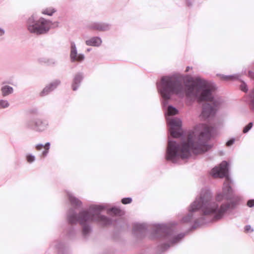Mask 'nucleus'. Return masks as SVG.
Listing matches in <instances>:
<instances>
[{
	"mask_svg": "<svg viewBox=\"0 0 254 254\" xmlns=\"http://www.w3.org/2000/svg\"><path fill=\"white\" fill-rule=\"evenodd\" d=\"M54 90L50 86L49 84L46 85L42 91L40 92V95L41 97L45 96Z\"/></svg>",
	"mask_w": 254,
	"mask_h": 254,
	"instance_id": "19",
	"label": "nucleus"
},
{
	"mask_svg": "<svg viewBox=\"0 0 254 254\" xmlns=\"http://www.w3.org/2000/svg\"><path fill=\"white\" fill-rule=\"evenodd\" d=\"M241 80L242 84L240 85L241 90L245 92H247L248 91V88L247 84L243 81Z\"/></svg>",
	"mask_w": 254,
	"mask_h": 254,
	"instance_id": "25",
	"label": "nucleus"
},
{
	"mask_svg": "<svg viewBox=\"0 0 254 254\" xmlns=\"http://www.w3.org/2000/svg\"><path fill=\"white\" fill-rule=\"evenodd\" d=\"M89 28L99 31H106L110 29V24L102 22H94L89 25Z\"/></svg>",
	"mask_w": 254,
	"mask_h": 254,
	"instance_id": "13",
	"label": "nucleus"
},
{
	"mask_svg": "<svg viewBox=\"0 0 254 254\" xmlns=\"http://www.w3.org/2000/svg\"><path fill=\"white\" fill-rule=\"evenodd\" d=\"M83 78V74L82 72H78L74 76L71 84V88L73 91H76L78 89Z\"/></svg>",
	"mask_w": 254,
	"mask_h": 254,
	"instance_id": "12",
	"label": "nucleus"
},
{
	"mask_svg": "<svg viewBox=\"0 0 254 254\" xmlns=\"http://www.w3.org/2000/svg\"><path fill=\"white\" fill-rule=\"evenodd\" d=\"M185 235V233L178 234L173 227L164 223L153 225L151 233L152 238L159 240L157 249L159 254L179 243Z\"/></svg>",
	"mask_w": 254,
	"mask_h": 254,
	"instance_id": "5",
	"label": "nucleus"
},
{
	"mask_svg": "<svg viewBox=\"0 0 254 254\" xmlns=\"http://www.w3.org/2000/svg\"><path fill=\"white\" fill-rule=\"evenodd\" d=\"M48 152H49V149H47V148H46V149L42 152V155L44 156H46L48 155Z\"/></svg>",
	"mask_w": 254,
	"mask_h": 254,
	"instance_id": "34",
	"label": "nucleus"
},
{
	"mask_svg": "<svg viewBox=\"0 0 254 254\" xmlns=\"http://www.w3.org/2000/svg\"><path fill=\"white\" fill-rule=\"evenodd\" d=\"M147 225L145 223H135L133 225V234L139 239L145 237L147 230Z\"/></svg>",
	"mask_w": 254,
	"mask_h": 254,
	"instance_id": "10",
	"label": "nucleus"
},
{
	"mask_svg": "<svg viewBox=\"0 0 254 254\" xmlns=\"http://www.w3.org/2000/svg\"><path fill=\"white\" fill-rule=\"evenodd\" d=\"M245 231L246 232H252L254 231V229L252 228L251 225H247L245 227Z\"/></svg>",
	"mask_w": 254,
	"mask_h": 254,
	"instance_id": "29",
	"label": "nucleus"
},
{
	"mask_svg": "<svg viewBox=\"0 0 254 254\" xmlns=\"http://www.w3.org/2000/svg\"><path fill=\"white\" fill-rule=\"evenodd\" d=\"M91 48H89V49H87V52H90L91 51Z\"/></svg>",
	"mask_w": 254,
	"mask_h": 254,
	"instance_id": "39",
	"label": "nucleus"
},
{
	"mask_svg": "<svg viewBox=\"0 0 254 254\" xmlns=\"http://www.w3.org/2000/svg\"><path fill=\"white\" fill-rule=\"evenodd\" d=\"M183 84L179 77L176 75L164 76L156 83L158 92L161 95L164 108L167 107L171 96L175 94L179 97L185 95L187 98L199 101H212L213 99L212 85L200 77H193L190 75L182 77Z\"/></svg>",
	"mask_w": 254,
	"mask_h": 254,
	"instance_id": "2",
	"label": "nucleus"
},
{
	"mask_svg": "<svg viewBox=\"0 0 254 254\" xmlns=\"http://www.w3.org/2000/svg\"><path fill=\"white\" fill-rule=\"evenodd\" d=\"M188 5L189 6H190V5H191V3H190V2H188Z\"/></svg>",
	"mask_w": 254,
	"mask_h": 254,
	"instance_id": "40",
	"label": "nucleus"
},
{
	"mask_svg": "<svg viewBox=\"0 0 254 254\" xmlns=\"http://www.w3.org/2000/svg\"><path fill=\"white\" fill-rule=\"evenodd\" d=\"M235 139L234 138H231L229 140H228L226 143V145L227 146H230L232 145L235 142Z\"/></svg>",
	"mask_w": 254,
	"mask_h": 254,
	"instance_id": "31",
	"label": "nucleus"
},
{
	"mask_svg": "<svg viewBox=\"0 0 254 254\" xmlns=\"http://www.w3.org/2000/svg\"><path fill=\"white\" fill-rule=\"evenodd\" d=\"M249 76L252 78H254V72L251 71H249Z\"/></svg>",
	"mask_w": 254,
	"mask_h": 254,
	"instance_id": "36",
	"label": "nucleus"
},
{
	"mask_svg": "<svg viewBox=\"0 0 254 254\" xmlns=\"http://www.w3.org/2000/svg\"><path fill=\"white\" fill-rule=\"evenodd\" d=\"M202 130L193 136L190 134L187 141L181 144L169 139L165 159L174 164H180L181 159L189 158L191 153L200 154L209 150L212 145L208 143L212 136V128L204 124L201 125Z\"/></svg>",
	"mask_w": 254,
	"mask_h": 254,
	"instance_id": "3",
	"label": "nucleus"
},
{
	"mask_svg": "<svg viewBox=\"0 0 254 254\" xmlns=\"http://www.w3.org/2000/svg\"><path fill=\"white\" fill-rule=\"evenodd\" d=\"M247 205L250 207L254 206V199H250L247 202Z\"/></svg>",
	"mask_w": 254,
	"mask_h": 254,
	"instance_id": "32",
	"label": "nucleus"
},
{
	"mask_svg": "<svg viewBox=\"0 0 254 254\" xmlns=\"http://www.w3.org/2000/svg\"><path fill=\"white\" fill-rule=\"evenodd\" d=\"M167 123L170 126L169 132L174 138H178L182 135L181 129L182 121L179 118L166 117Z\"/></svg>",
	"mask_w": 254,
	"mask_h": 254,
	"instance_id": "8",
	"label": "nucleus"
},
{
	"mask_svg": "<svg viewBox=\"0 0 254 254\" xmlns=\"http://www.w3.org/2000/svg\"><path fill=\"white\" fill-rule=\"evenodd\" d=\"M5 34V30L2 28H0V36H3Z\"/></svg>",
	"mask_w": 254,
	"mask_h": 254,
	"instance_id": "35",
	"label": "nucleus"
},
{
	"mask_svg": "<svg viewBox=\"0 0 254 254\" xmlns=\"http://www.w3.org/2000/svg\"><path fill=\"white\" fill-rule=\"evenodd\" d=\"M44 147V145L43 144H38L36 145V148L38 150H41Z\"/></svg>",
	"mask_w": 254,
	"mask_h": 254,
	"instance_id": "33",
	"label": "nucleus"
},
{
	"mask_svg": "<svg viewBox=\"0 0 254 254\" xmlns=\"http://www.w3.org/2000/svg\"><path fill=\"white\" fill-rule=\"evenodd\" d=\"M70 58L71 62H82L85 59V56L83 54L77 53V48L74 42H71Z\"/></svg>",
	"mask_w": 254,
	"mask_h": 254,
	"instance_id": "11",
	"label": "nucleus"
},
{
	"mask_svg": "<svg viewBox=\"0 0 254 254\" xmlns=\"http://www.w3.org/2000/svg\"><path fill=\"white\" fill-rule=\"evenodd\" d=\"M211 174L214 178H225L222 191L217 194L216 200L220 202L225 199L226 201L219 205L212 201L211 191L206 189H202L199 195L196 197L188 207V214L181 220L183 223L193 222L191 229L222 219L236 208L241 199L239 195L233 194L234 190L231 186L233 180L228 175V163L227 161H223L219 166L213 168Z\"/></svg>",
	"mask_w": 254,
	"mask_h": 254,
	"instance_id": "1",
	"label": "nucleus"
},
{
	"mask_svg": "<svg viewBox=\"0 0 254 254\" xmlns=\"http://www.w3.org/2000/svg\"><path fill=\"white\" fill-rule=\"evenodd\" d=\"M56 11V10L55 8L50 7L44 9L42 11V13L44 14H47L48 15L51 16Z\"/></svg>",
	"mask_w": 254,
	"mask_h": 254,
	"instance_id": "21",
	"label": "nucleus"
},
{
	"mask_svg": "<svg viewBox=\"0 0 254 254\" xmlns=\"http://www.w3.org/2000/svg\"><path fill=\"white\" fill-rule=\"evenodd\" d=\"M250 96L251 102L254 105V89L251 92Z\"/></svg>",
	"mask_w": 254,
	"mask_h": 254,
	"instance_id": "30",
	"label": "nucleus"
},
{
	"mask_svg": "<svg viewBox=\"0 0 254 254\" xmlns=\"http://www.w3.org/2000/svg\"><path fill=\"white\" fill-rule=\"evenodd\" d=\"M9 106L7 100H0V109L6 108Z\"/></svg>",
	"mask_w": 254,
	"mask_h": 254,
	"instance_id": "24",
	"label": "nucleus"
},
{
	"mask_svg": "<svg viewBox=\"0 0 254 254\" xmlns=\"http://www.w3.org/2000/svg\"><path fill=\"white\" fill-rule=\"evenodd\" d=\"M217 110L216 102H214L211 105L209 103L204 104L203 105L201 112V116L205 119H208L215 116Z\"/></svg>",
	"mask_w": 254,
	"mask_h": 254,
	"instance_id": "9",
	"label": "nucleus"
},
{
	"mask_svg": "<svg viewBox=\"0 0 254 254\" xmlns=\"http://www.w3.org/2000/svg\"><path fill=\"white\" fill-rule=\"evenodd\" d=\"M67 195L71 205L74 207L70 208L68 211L67 221L71 225L79 223L82 226V234L84 238H86L92 232L91 222H97L103 225H109L112 223L111 218L101 214L103 210L107 209V205L92 204L87 209L81 210L77 213L75 209L80 207L82 202L71 193L68 192Z\"/></svg>",
	"mask_w": 254,
	"mask_h": 254,
	"instance_id": "4",
	"label": "nucleus"
},
{
	"mask_svg": "<svg viewBox=\"0 0 254 254\" xmlns=\"http://www.w3.org/2000/svg\"><path fill=\"white\" fill-rule=\"evenodd\" d=\"M113 212L115 215H121V214L122 213V210L119 208H117L116 207H113L111 208L108 209V211H107L108 214H109L110 212Z\"/></svg>",
	"mask_w": 254,
	"mask_h": 254,
	"instance_id": "20",
	"label": "nucleus"
},
{
	"mask_svg": "<svg viewBox=\"0 0 254 254\" xmlns=\"http://www.w3.org/2000/svg\"><path fill=\"white\" fill-rule=\"evenodd\" d=\"M50 247L55 248L59 254H66L67 250L64 243L59 241L54 242L50 245Z\"/></svg>",
	"mask_w": 254,
	"mask_h": 254,
	"instance_id": "14",
	"label": "nucleus"
},
{
	"mask_svg": "<svg viewBox=\"0 0 254 254\" xmlns=\"http://www.w3.org/2000/svg\"><path fill=\"white\" fill-rule=\"evenodd\" d=\"M52 24L51 21L44 18H40L38 20H36L34 15L29 17L26 22L28 31L37 35L48 33L52 27Z\"/></svg>",
	"mask_w": 254,
	"mask_h": 254,
	"instance_id": "6",
	"label": "nucleus"
},
{
	"mask_svg": "<svg viewBox=\"0 0 254 254\" xmlns=\"http://www.w3.org/2000/svg\"><path fill=\"white\" fill-rule=\"evenodd\" d=\"M86 45L99 47L101 45L102 40L99 37H93L85 41Z\"/></svg>",
	"mask_w": 254,
	"mask_h": 254,
	"instance_id": "15",
	"label": "nucleus"
},
{
	"mask_svg": "<svg viewBox=\"0 0 254 254\" xmlns=\"http://www.w3.org/2000/svg\"><path fill=\"white\" fill-rule=\"evenodd\" d=\"M221 78L224 80L229 81L232 80L234 81L236 80H240V74L237 73L233 75H220Z\"/></svg>",
	"mask_w": 254,
	"mask_h": 254,
	"instance_id": "16",
	"label": "nucleus"
},
{
	"mask_svg": "<svg viewBox=\"0 0 254 254\" xmlns=\"http://www.w3.org/2000/svg\"><path fill=\"white\" fill-rule=\"evenodd\" d=\"M190 66H187V68H186V72H188L190 69Z\"/></svg>",
	"mask_w": 254,
	"mask_h": 254,
	"instance_id": "38",
	"label": "nucleus"
},
{
	"mask_svg": "<svg viewBox=\"0 0 254 254\" xmlns=\"http://www.w3.org/2000/svg\"><path fill=\"white\" fill-rule=\"evenodd\" d=\"M50 146V142H47L45 145H44V147H45L47 149H49Z\"/></svg>",
	"mask_w": 254,
	"mask_h": 254,
	"instance_id": "37",
	"label": "nucleus"
},
{
	"mask_svg": "<svg viewBox=\"0 0 254 254\" xmlns=\"http://www.w3.org/2000/svg\"><path fill=\"white\" fill-rule=\"evenodd\" d=\"M27 128L37 132H42L46 130L49 127V121L47 119L37 118L27 120L25 123Z\"/></svg>",
	"mask_w": 254,
	"mask_h": 254,
	"instance_id": "7",
	"label": "nucleus"
},
{
	"mask_svg": "<svg viewBox=\"0 0 254 254\" xmlns=\"http://www.w3.org/2000/svg\"><path fill=\"white\" fill-rule=\"evenodd\" d=\"M178 113V110L172 105H169L167 107V112L166 113V117L175 115Z\"/></svg>",
	"mask_w": 254,
	"mask_h": 254,
	"instance_id": "18",
	"label": "nucleus"
},
{
	"mask_svg": "<svg viewBox=\"0 0 254 254\" xmlns=\"http://www.w3.org/2000/svg\"><path fill=\"white\" fill-rule=\"evenodd\" d=\"M253 124L252 122L250 123L243 129V132L246 133L248 132L252 127Z\"/></svg>",
	"mask_w": 254,
	"mask_h": 254,
	"instance_id": "27",
	"label": "nucleus"
},
{
	"mask_svg": "<svg viewBox=\"0 0 254 254\" xmlns=\"http://www.w3.org/2000/svg\"><path fill=\"white\" fill-rule=\"evenodd\" d=\"M75 234H76V230L75 229V228L73 227L70 226L68 228V236L69 237H71V236H74Z\"/></svg>",
	"mask_w": 254,
	"mask_h": 254,
	"instance_id": "26",
	"label": "nucleus"
},
{
	"mask_svg": "<svg viewBox=\"0 0 254 254\" xmlns=\"http://www.w3.org/2000/svg\"><path fill=\"white\" fill-rule=\"evenodd\" d=\"M25 157L27 162L30 164L33 163L36 160L35 156L30 153L26 154Z\"/></svg>",
	"mask_w": 254,
	"mask_h": 254,
	"instance_id": "22",
	"label": "nucleus"
},
{
	"mask_svg": "<svg viewBox=\"0 0 254 254\" xmlns=\"http://www.w3.org/2000/svg\"><path fill=\"white\" fill-rule=\"evenodd\" d=\"M132 201V199L130 197H125L122 199V202L124 204L130 203Z\"/></svg>",
	"mask_w": 254,
	"mask_h": 254,
	"instance_id": "28",
	"label": "nucleus"
},
{
	"mask_svg": "<svg viewBox=\"0 0 254 254\" xmlns=\"http://www.w3.org/2000/svg\"><path fill=\"white\" fill-rule=\"evenodd\" d=\"M1 91L3 96H6L13 92V89L12 87L8 85H5L1 87Z\"/></svg>",
	"mask_w": 254,
	"mask_h": 254,
	"instance_id": "17",
	"label": "nucleus"
},
{
	"mask_svg": "<svg viewBox=\"0 0 254 254\" xmlns=\"http://www.w3.org/2000/svg\"><path fill=\"white\" fill-rule=\"evenodd\" d=\"M61 81L59 79H56L51 82L49 84L52 88L53 89L55 90L57 87L60 85Z\"/></svg>",
	"mask_w": 254,
	"mask_h": 254,
	"instance_id": "23",
	"label": "nucleus"
}]
</instances>
